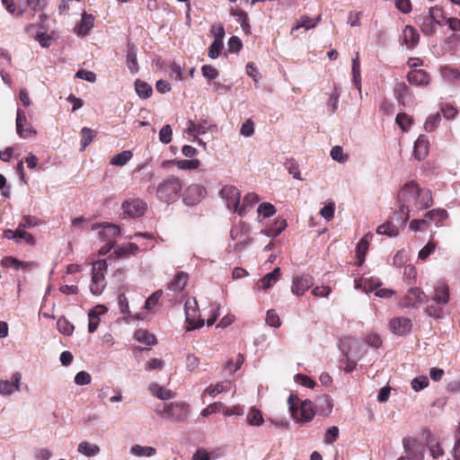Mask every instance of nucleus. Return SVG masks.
<instances>
[{
	"instance_id": "c756f323",
	"label": "nucleus",
	"mask_w": 460,
	"mask_h": 460,
	"mask_svg": "<svg viewBox=\"0 0 460 460\" xmlns=\"http://www.w3.org/2000/svg\"><path fill=\"white\" fill-rule=\"evenodd\" d=\"M134 338L140 343L151 346L156 344L157 341L154 334L146 330L138 329L135 332Z\"/></svg>"
},
{
	"instance_id": "5701e85b",
	"label": "nucleus",
	"mask_w": 460,
	"mask_h": 460,
	"mask_svg": "<svg viewBox=\"0 0 460 460\" xmlns=\"http://www.w3.org/2000/svg\"><path fill=\"white\" fill-rule=\"evenodd\" d=\"M408 82L415 85H427L429 83V75L421 69L412 70L407 75Z\"/></svg>"
},
{
	"instance_id": "20e7f679",
	"label": "nucleus",
	"mask_w": 460,
	"mask_h": 460,
	"mask_svg": "<svg viewBox=\"0 0 460 460\" xmlns=\"http://www.w3.org/2000/svg\"><path fill=\"white\" fill-rule=\"evenodd\" d=\"M445 16L440 7H430L428 12L419 17V24L421 31L426 35H431L436 31L437 25L444 24Z\"/></svg>"
},
{
	"instance_id": "c9c22d12",
	"label": "nucleus",
	"mask_w": 460,
	"mask_h": 460,
	"mask_svg": "<svg viewBox=\"0 0 460 460\" xmlns=\"http://www.w3.org/2000/svg\"><path fill=\"white\" fill-rule=\"evenodd\" d=\"M441 75L446 81L449 83H460V70L456 68L444 66L441 68Z\"/></svg>"
},
{
	"instance_id": "680f3d73",
	"label": "nucleus",
	"mask_w": 460,
	"mask_h": 460,
	"mask_svg": "<svg viewBox=\"0 0 460 460\" xmlns=\"http://www.w3.org/2000/svg\"><path fill=\"white\" fill-rule=\"evenodd\" d=\"M89 317V324H88V332L90 333L94 332L99 325L100 318L96 314L95 310H90L88 314Z\"/></svg>"
},
{
	"instance_id": "c03bdc74",
	"label": "nucleus",
	"mask_w": 460,
	"mask_h": 460,
	"mask_svg": "<svg viewBox=\"0 0 460 460\" xmlns=\"http://www.w3.org/2000/svg\"><path fill=\"white\" fill-rule=\"evenodd\" d=\"M57 327L60 333L69 336L74 332V325L64 316L60 317L57 322Z\"/></svg>"
},
{
	"instance_id": "dca6fc26",
	"label": "nucleus",
	"mask_w": 460,
	"mask_h": 460,
	"mask_svg": "<svg viewBox=\"0 0 460 460\" xmlns=\"http://www.w3.org/2000/svg\"><path fill=\"white\" fill-rule=\"evenodd\" d=\"M122 208L131 217H141L146 209V204L139 199H135L125 201L122 204Z\"/></svg>"
},
{
	"instance_id": "6e6d98bb",
	"label": "nucleus",
	"mask_w": 460,
	"mask_h": 460,
	"mask_svg": "<svg viewBox=\"0 0 460 460\" xmlns=\"http://www.w3.org/2000/svg\"><path fill=\"white\" fill-rule=\"evenodd\" d=\"M176 164L178 168L181 170H192L199 168L200 162L198 159H192V160H178L176 161Z\"/></svg>"
},
{
	"instance_id": "bf43d9fd",
	"label": "nucleus",
	"mask_w": 460,
	"mask_h": 460,
	"mask_svg": "<svg viewBox=\"0 0 460 460\" xmlns=\"http://www.w3.org/2000/svg\"><path fill=\"white\" fill-rule=\"evenodd\" d=\"M172 129L170 125H164L159 132V140L163 144H169L172 141Z\"/></svg>"
},
{
	"instance_id": "393cba45",
	"label": "nucleus",
	"mask_w": 460,
	"mask_h": 460,
	"mask_svg": "<svg viewBox=\"0 0 460 460\" xmlns=\"http://www.w3.org/2000/svg\"><path fill=\"white\" fill-rule=\"evenodd\" d=\"M405 299L407 305L413 306L418 303H424L427 300V296L419 288H411Z\"/></svg>"
},
{
	"instance_id": "2f4dec72",
	"label": "nucleus",
	"mask_w": 460,
	"mask_h": 460,
	"mask_svg": "<svg viewBox=\"0 0 460 460\" xmlns=\"http://www.w3.org/2000/svg\"><path fill=\"white\" fill-rule=\"evenodd\" d=\"M316 407L324 416H328L332 410L333 402L329 395H322L316 401Z\"/></svg>"
},
{
	"instance_id": "9d476101",
	"label": "nucleus",
	"mask_w": 460,
	"mask_h": 460,
	"mask_svg": "<svg viewBox=\"0 0 460 460\" xmlns=\"http://www.w3.org/2000/svg\"><path fill=\"white\" fill-rule=\"evenodd\" d=\"M314 285V279L309 274L296 275L293 278L291 291L297 296H303Z\"/></svg>"
},
{
	"instance_id": "58836bf2",
	"label": "nucleus",
	"mask_w": 460,
	"mask_h": 460,
	"mask_svg": "<svg viewBox=\"0 0 460 460\" xmlns=\"http://www.w3.org/2000/svg\"><path fill=\"white\" fill-rule=\"evenodd\" d=\"M434 301L438 304L446 305L449 301V288L447 285H440L435 289Z\"/></svg>"
},
{
	"instance_id": "9b49d317",
	"label": "nucleus",
	"mask_w": 460,
	"mask_h": 460,
	"mask_svg": "<svg viewBox=\"0 0 460 460\" xmlns=\"http://www.w3.org/2000/svg\"><path fill=\"white\" fill-rule=\"evenodd\" d=\"M220 196L226 201L227 208L235 212L240 203L241 193L239 190L234 186L226 185L222 188Z\"/></svg>"
},
{
	"instance_id": "338daca9",
	"label": "nucleus",
	"mask_w": 460,
	"mask_h": 460,
	"mask_svg": "<svg viewBox=\"0 0 460 460\" xmlns=\"http://www.w3.org/2000/svg\"><path fill=\"white\" fill-rule=\"evenodd\" d=\"M201 72L202 75L208 80H214L218 76L217 70L210 65H204L201 67Z\"/></svg>"
},
{
	"instance_id": "7ed1b4c3",
	"label": "nucleus",
	"mask_w": 460,
	"mask_h": 460,
	"mask_svg": "<svg viewBox=\"0 0 460 460\" xmlns=\"http://www.w3.org/2000/svg\"><path fill=\"white\" fill-rule=\"evenodd\" d=\"M298 402L299 398L294 394H290L288 399V404L292 417L303 423L311 421L315 415V409L312 402L305 400L301 402L299 409L296 407Z\"/></svg>"
},
{
	"instance_id": "412c9836",
	"label": "nucleus",
	"mask_w": 460,
	"mask_h": 460,
	"mask_svg": "<svg viewBox=\"0 0 460 460\" xmlns=\"http://www.w3.org/2000/svg\"><path fill=\"white\" fill-rule=\"evenodd\" d=\"M429 143L426 136L420 135L414 143L413 155L419 161L424 159L429 153Z\"/></svg>"
},
{
	"instance_id": "f257e3e1",
	"label": "nucleus",
	"mask_w": 460,
	"mask_h": 460,
	"mask_svg": "<svg viewBox=\"0 0 460 460\" xmlns=\"http://www.w3.org/2000/svg\"><path fill=\"white\" fill-rule=\"evenodd\" d=\"M400 209L394 213L400 226H404L410 217V206L418 210L429 208L433 203L431 190L420 187L415 181L406 182L398 193Z\"/></svg>"
},
{
	"instance_id": "e2e57ef3",
	"label": "nucleus",
	"mask_w": 460,
	"mask_h": 460,
	"mask_svg": "<svg viewBox=\"0 0 460 460\" xmlns=\"http://www.w3.org/2000/svg\"><path fill=\"white\" fill-rule=\"evenodd\" d=\"M223 47V42H219V40H213L208 49V57L212 59L218 58Z\"/></svg>"
},
{
	"instance_id": "69168bd1",
	"label": "nucleus",
	"mask_w": 460,
	"mask_h": 460,
	"mask_svg": "<svg viewBox=\"0 0 460 460\" xmlns=\"http://www.w3.org/2000/svg\"><path fill=\"white\" fill-rule=\"evenodd\" d=\"M75 77L89 83H94L96 81V75L92 71L84 69L78 70L75 74Z\"/></svg>"
},
{
	"instance_id": "603ef678",
	"label": "nucleus",
	"mask_w": 460,
	"mask_h": 460,
	"mask_svg": "<svg viewBox=\"0 0 460 460\" xmlns=\"http://www.w3.org/2000/svg\"><path fill=\"white\" fill-rule=\"evenodd\" d=\"M231 14L236 18V21L241 24L243 31H247L250 27L247 20L248 15L243 10H232Z\"/></svg>"
},
{
	"instance_id": "7c9ffc66",
	"label": "nucleus",
	"mask_w": 460,
	"mask_h": 460,
	"mask_svg": "<svg viewBox=\"0 0 460 460\" xmlns=\"http://www.w3.org/2000/svg\"><path fill=\"white\" fill-rule=\"evenodd\" d=\"M148 388L153 395L164 401L169 400L174 396V394L171 390L165 389L155 383L149 385Z\"/></svg>"
},
{
	"instance_id": "423d86ee",
	"label": "nucleus",
	"mask_w": 460,
	"mask_h": 460,
	"mask_svg": "<svg viewBox=\"0 0 460 460\" xmlns=\"http://www.w3.org/2000/svg\"><path fill=\"white\" fill-rule=\"evenodd\" d=\"M185 318L189 326L187 332L193 331L204 325V320L199 318L198 303L195 298H188L184 305Z\"/></svg>"
},
{
	"instance_id": "052dcab7",
	"label": "nucleus",
	"mask_w": 460,
	"mask_h": 460,
	"mask_svg": "<svg viewBox=\"0 0 460 460\" xmlns=\"http://www.w3.org/2000/svg\"><path fill=\"white\" fill-rule=\"evenodd\" d=\"M335 212V204L333 202H330L326 204L320 210V215L327 221H330L333 218Z\"/></svg>"
},
{
	"instance_id": "774afa93",
	"label": "nucleus",
	"mask_w": 460,
	"mask_h": 460,
	"mask_svg": "<svg viewBox=\"0 0 460 460\" xmlns=\"http://www.w3.org/2000/svg\"><path fill=\"white\" fill-rule=\"evenodd\" d=\"M162 290H157L155 291V293H153L145 302V308L149 310V309H152L153 307H155L161 296H162Z\"/></svg>"
},
{
	"instance_id": "79ce46f5",
	"label": "nucleus",
	"mask_w": 460,
	"mask_h": 460,
	"mask_svg": "<svg viewBox=\"0 0 460 460\" xmlns=\"http://www.w3.org/2000/svg\"><path fill=\"white\" fill-rule=\"evenodd\" d=\"M246 420L249 425L256 427L261 426L264 421L261 411L254 407L250 409Z\"/></svg>"
},
{
	"instance_id": "ea45409f",
	"label": "nucleus",
	"mask_w": 460,
	"mask_h": 460,
	"mask_svg": "<svg viewBox=\"0 0 460 460\" xmlns=\"http://www.w3.org/2000/svg\"><path fill=\"white\" fill-rule=\"evenodd\" d=\"M130 453L137 457H150L156 454V449L153 447H143L135 445L130 448Z\"/></svg>"
},
{
	"instance_id": "f03ea898",
	"label": "nucleus",
	"mask_w": 460,
	"mask_h": 460,
	"mask_svg": "<svg viewBox=\"0 0 460 460\" xmlns=\"http://www.w3.org/2000/svg\"><path fill=\"white\" fill-rule=\"evenodd\" d=\"M181 189V180L174 175H170L164 178L157 186L156 197L159 200L171 204L179 199Z\"/></svg>"
},
{
	"instance_id": "f3484780",
	"label": "nucleus",
	"mask_w": 460,
	"mask_h": 460,
	"mask_svg": "<svg viewBox=\"0 0 460 460\" xmlns=\"http://www.w3.org/2000/svg\"><path fill=\"white\" fill-rule=\"evenodd\" d=\"M403 447L409 457L414 460H421L423 458L422 447L414 439H403Z\"/></svg>"
},
{
	"instance_id": "72a5a7b5",
	"label": "nucleus",
	"mask_w": 460,
	"mask_h": 460,
	"mask_svg": "<svg viewBox=\"0 0 460 460\" xmlns=\"http://www.w3.org/2000/svg\"><path fill=\"white\" fill-rule=\"evenodd\" d=\"M352 75H353V83L358 90L361 91V75H360V62H359V54L356 53L355 58H352Z\"/></svg>"
},
{
	"instance_id": "6ab92c4d",
	"label": "nucleus",
	"mask_w": 460,
	"mask_h": 460,
	"mask_svg": "<svg viewBox=\"0 0 460 460\" xmlns=\"http://www.w3.org/2000/svg\"><path fill=\"white\" fill-rule=\"evenodd\" d=\"M4 236L7 239H14L17 243L24 240L29 244H34L35 239L32 234L24 231V229L17 227L15 231L13 230H5L4 233Z\"/></svg>"
},
{
	"instance_id": "0eeeda50",
	"label": "nucleus",
	"mask_w": 460,
	"mask_h": 460,
	"mask_svg": "<svg viewBox=\"0 0 460 460\" xmlns=\"http://www.w3.org/2000/svg\"><path fill=\"white\" fill-rule=\"evenodd\" d=\"M160 415L164 419L181 422L188 417V406L182 402L165 403Z\"/></svg>"
},
{
	"instance_id": "b1692460",
	"label": "nucleus",
	"mask_w": 460,
	"mask_h": 460,
	"mask_svg": "<svg viewBox=\"0 0 460 460\" xmlns=\"http://www.w3.org/2000/svg\"><path fill=\"white\" fill-rule=\"evenodd\" d=\"M280 276V269L275 268L271 272L266 274L262 279H261L256 286L259 289H268L271 286H273Z\"/></svg>"
},
{
	"instance_id": "a878e982",
	"label": "nucleus",
	"mask_w": 460,
	"mask_h": 460,
	"mask_svg": "<svg viewBox=\"0 0 460 460\" xmlns=\"http://www.w3.org/2000/svg\"><path fill=\"white\" fill-rule=\"evenodd\" d=\"M447 212L442 208H435L425 214L428 223H434L437 226H439L440 224L447 218Z\"/></svg>"
},
{
	"instance_id": "8fccbe9b",
	"label": "nucleus",
	"mask_w": 460,
	"mask_h": 460,
	"mask_svg": "<svg viewBox=\"0 0 460 460\" xmlns=\"http://www.w3.org/2000/svg\"><path fill=\"white\" fill-rule=\"evenodd\" d=\"M330 155L332 158V160H334L340 164L346 163L349 158L348 155H345L343 153V149L340 146H333L331 149Z\"/></svg>"
},
{
	"instance_id": "0e129e2a",
	"label": "nucleus",
	"mask_w": 460,
	"mask_h": 460,
	"mask_svg": "<svg viewBox=\"0 0 460 460\" xmlns=\"http://www.w3.org/2000/svg\"><path fill=\"white\" fill-rule=\"evenodd\" d=\"M295 381L305 387L308 388H314L315 385V382L311 379L309 376L303 375V374H297L295 376Z\"/></svg>"
},
{
	"instance_id": "4468645a",
	"label": "nucleus",
	"mask_w": 460,
	"mask_h": 460,
	"mask_svg": "<svg viewBox=\"0 0 460 460\" xmlns=\"http://www.w3.org/2000/svg\"><path fill=\"white\" fill-rule=\"evenodd\" d=\"M412 324L409 318L395 317L389 323L390 331L399 336L406 335L411 330Z\"/></svg>"
},
{
	"instance_id": "a18cd8bd",
	"label": "nucleus",
	"mask_w": 460,
	"mask_h": 460,
	"mask_svg": "<svg viewBox=\"0 0 460 460\" xmlns=\"http://www.w3.org/2000/svg\"><path fill=\"white\" fill-rule=\"evenodd\" d=\"M441 121V114L439 111H438L435 114L429 115L425 123H424V128L428 132L434 131L439 125Z\"/></svg>"
},
{
	"instance_id": "c85d7f7f",
	"label": "nucleus",
	"mask_w": 460,
	"mask_h": 460,
	"mask_svg": "<svg viewBox=\"0 0 460 460\" xmlns=\"http://www.w3.org/2000/svg\"><path fill=\"white\" fill-rule=\"evenodd\" d=\"M93 21L94 17L92 14L84 13L80 25L78 27L77 34L81 37H84L93 27Z\"/></svg>"
},
{
	"instance_id": "f704fd0d",
	"label": "nucleus",
	"mask_w": 460,
	"mask_h": 460,
	"mask_svg": "<svg viewBox=\"0 0 460 460\" xmlns=\"http://www.w3.org/2000/svg\"><path fill=\"white\" fill-rule=\"evenodd\" d=\"M135 90L137 94L142 99H147L153 93L152 86L140 79L136 80Z\"/></svg>"
},
{
	"instance_id": "13d9d810",
	"label": "nucleus",
	"mask_w": 460,
	"mask_h": 460,
	"mask_svg": "<svg viewBox=\"0 0 460 460\" xmlns=\"http://www.w3.org/2000/svg\"><path fill=\"white\" fill-rule=\"evenodd\" d=\"M339 97H340V92L338 91V88L335 86L334 92L330 94L329 100L327 102L328 110L333 113L338 109L339 104Z\"/></svg>"
},
{
	"instance_id": "473e14b6",
	"label": "nucleus",
	"mask_w": 460,
	"mask_h": 460,
	"mask_svg": "<svg viewBox=\"0 0 460 460\" xmlns=\"http://www.w3.org/2000/svg\"><path fill=\"white\" fill-rule=\"evenodd\" d=\"M378 234H385L389 237L397 236L399 234V226L394 225L393 221H387L377 227Z\"/></svg>"
},
{
	"instance_id": "37998d69",
	"label": "nucleus",
	"mask_w": 460,
	"mask_h": 460,
	"mask_svg": "<svg viewBox=\"0 0 460 460\" xmlns=\"http://www.w3.org/2000/svg\"><path fill=\"white\" fill-rule=\"evenodd\" d=\"M231 387V382L228 380L222 381L220 383H217L214 386H209L206 389V392L211 396L215 397L217 394L228 391Z\"/></svg>"
},
{
	"instance_id": "09e8293b",
	"label": "nucleus",
	"mask_w": 460,
	"mask_h": 460,
	"mask_svg": "<svg viewBox=\"0 0 460 460\" xmlns=\"http://www.w3.org/2000/svg\"><path fill=\"white\" fill-rule=\"evenodd\" d=\"M316 26V22H313L312 18L307 15H302L299 21L296 22V25L291 29V33L294 31L298 30L300 28H305V30H309L314 28Z\"/></svg>"
},
{
	"instance_id": "4c0bfd02",
	"label": "nucleus",
	"mask_w": 460,
	"mask_h": 460,
	"mask_svg": "<svg viewBox=\"0 0 460 460\" xmlns=\"http://www.w3.org/2000/svg\"><path fill=\"white\" fill-rule=\"evenodd\" d=\"M97 136V131L90 128H87V127H84L82 129H81V148L80 150L81 151H84L91 143L92 141L94 139V137Z\"/></svg>"
},
{
	"instance_id": "aec40b11",
	"label": "nucleus",
	"mask_w": 460,
	"mask_h": 460,
	"mask_svg": "<svg viewBox=\"0 0 460 460\" xmlns=\"http://www.w3.org/2000/svg\"><path fill=\"white\" fill-rule=\"evenodd\" d=\"M101 226L102 229L99 232V236L102 241L110 240L111 238L115 237L120 234L119 227L113 224H107L103 226L94 224L92 226V230H96Z\"/></svg>"
},
{
	"instance_id": "49530a36",
	"label": "nucleus",
	"mask_w": 460,
	"mask_h": 460,
	"mask_svg": "<svg viewBox=\"0 0 460 460\" xmlns=\"http://www.w3.org/2000/svg\"><path fill=\"white\" fill-rule=\"evenodd\" d=\"M258 217L267 218L275 215V207L268 202H264L259 205L257 208Z\"/></svg>"
},
{
	"instance_id": "6e6552de",
	"label": "nucleus",
	"mask_w": 460,
	"mask_h": 460,
	"mask_svg": "<svg viewBox=\"0 0 460 460\" xmlns=\"http://www.w3.org/2000/svg\"><path fill=\"white\" fill-rule=\"evenodd\" d=\"M250 228L247 225L242 223L240 226L232 228L230 237L236 243L234 245V251L236 252L243 251L246 246L251 243L249 237Z\"/></svg>"
},
{
	"instance_id": "2eb2a0df",
	"label": "nucleus",
	"mask_w": 460,
	"mask_h": 460,
	"mask_svg": "<svg viewBox=\"0 0 460 460\" xmlns=\"http://www.w3.org/2000/svg\"><path fill=\"white\" fill-rule=\"evenodd\" d=\"M210 128L211 125L207 119H202L199 122L189 119L186 124L185 133H187L190 137L197 138V136L206 134Z\"/></svg>"
},
{
	"instance_id": "bb28decb",
	"label": "nucleus",
	"mask_w": 460,
	"mask_h": 460,
	"mask_svg": "<svg viewBox=\"0 0 460 460\" xmlns=\"http://www.w3.org/2000/svg\"><path fill=\"white\" fill-rule=\"evenodd\" d=\"M188 274L185 272H178L173 279L168 284V288L174 292L181 291L187 285Z\"/></svg>"
},
{
	"instance_id": "e433bc0d",
	"label": "nucleus",
	"mask_w": 460,
	"mask_h": 460,
	"mask_svg": "<svg viewBox=\"0 0 460 460\" xmlns=\"http://www.w3.org/2000/svg\"><path fill=\"white\" fill-rule=\"evenodd\" d=\"M77 450L80 454L91 457L99 454L100 447L95 444H91L87 441H83L78 445Z\"/></svg>"
},
{
	"instance_id": "de8ad7c7",
	"label": "nucleus",
	"mask_w": 460,
	"mask_h": 460,
	"mask_svg": "<svg viewBox=\"0 0 460 460\" xmlns=\"http://www.w3.org/2000/svg\"><path fill=\"white\" fill-rule=\"evenodd\" d=\"M132 158V153L129 150L123 151L111 160V164L117 166L125 165Z\"/></svg>"
},
{
	"instance_id": "a19ab883",
	"label": "nucleus",
	"mask_w": 460,
	"mask_h": 460,
	"mask_svg": "<svg viewBox=\"0 0 460 460\" xmlns=\"http://www.w3.org/2000/svg\"><path fill=\"white\" fill-rule=\"evenodd\" d=\"M288 224L285 219L277 221L272 226L262 230L261 233L268 237H277L286 227Z\"/></svg>"
},
{
	"instance_id": "4d7b16f0",
	"label": "nucleus",
	"mask_w": 460,
	"mask_h": 460,
	"mask_svg": "<svg viewBox=\"0 0 460 460\" xmlns=\"http://www.w3.org/2000/svg\"><path fill=\"white\" fill-rule=\"evenodd\" d=\"M395 121L403 131H407L412 123L411 118L405 113L397 114Z\"/></svg>"
},
{
	"instance_id": "3c124183",
	"label": "nucleus",
	"mask_w": 460,
	"mask_h": 460,
	"mask_svg": "<svg viewBox=\"0 0 460 460\" xmlns=\"http://www.w3.org/2000/svg\"><path fill=\"white\" fill-rule=\"evenodd\" d=\"M265 322L273 328H279L281 325L280 318L274 309L267 311Z\"/></svg>"
},
{
	"instance_id": "ddd939ff",
	"label": "nucleus",
	"mask_w": 460,
	"mask_h": 460,
	"mask_svg": "<svg viewBox=\"0 0 460 460\" xmlns=\"http://www.w3.org/2000/svg\"><path fill=\"white\" fill-rule=\"evenodd\" d=\"M22 380V375L15 372L12 375L10 380H0V394L4 396L11 395L14 392L20 391V384Z\"/></svg>"
},
{
	"instance_id": "864d4df0",
	"label": "nucleus",
	"mask_w": 460,
	"mask_h": 460,
	"mask_svg": "<svg viewBox=\"0 0 460 460\" xmlns=\"http://www.w3.org/2000/svg\"><path fill=\"white\" fill-rule=\"evenodd\" d=\"M429 384V378L426 376H420L412 379L411 385L415 392H420L426 388Z\"/></svg>"
},
{
	"instance_id": "5fc2aeb1",
	"label": "nucleus",
	"mask_w": 460,
	"mask_h": 460,
	"mask_svg": "<svg viewBox=\"0 0 460 460\" xmlns=\"http://www.w3.org/2000/svg\"><path fill=\"white\" fill-rule=\"evenodd\" d=\"M439 112L446 119L451 120L456 117L458 111L452 105L445 104L440 107Z\"/></svg>"
},
{
	"instance_id": "cd10ccee",
	"label": "nucleus",
	"mask_w": 460,
	"mask_h": 460,
	"mask_svg": "<svg viewBox=\"0 0 460 460\" xmlns=\"http://www.w3.org/2000/svg\"><path fill=\"white\" fill-rule=\"evenodd\" d=\"M126 63L128 68L130 70L131 73L136 74L138 72L139 67L137 58V49L133 44H128V49L126 56Z\"/></svg>"
},
{
	"instance_id": "a211bd4d",
	"label": "nucleus",
	"mask_w": 460,
	"mask_h": 460,
	"mask_svg": "<svg viewBox=\"0 0 460 460\" xmlns=\"http://www.w3.org/2000/svg\"><path fill=\"white\" fill-rule=\"evenodd\" d=\"M402 39L407 49H413L419 42L420 35L414 27L407 25L402 31Z\"/></svg>"
},
{
	"instance_id": "f8f14e48",
	"label": "nucleus",
	"mask_w": 460,
	"mask_h": 460,
	"mask_svg": "<svg viewBox=\"0 0 460 460\" xmlns=\"http://www.w3.org/2000/svg\"><path fill=\"white\" fill-rule=\"evenodd\" d=\"M205 194L206 190L203 186L199 184H191L186 189L183 194V201L188 206H193L200 202L205 197Z\"/></svg>"
},
{
	"instance_id": "4be33fe9",
	"label": "nucleus",
	"mask_w": 460,
	"mask_h": 460,
	"mask_svg": "<svg viewBox=\"0 0 460 460\" xmlns=\"http://www.w3.org/2000/svg\"><path fill=\"white\" fill-rule=\"evenodd\" d=\"M259 197L254 193H248L243 197L242 204H238L235 212L243 217L247 212L259 202Z\"/></svg>"
},
{
	"instance_id": "39448f33",
	"label": "nucleus",
	"mask_w": 460,
	"mask_h": 460,
	"mask_svg": "<svg viewBox=\"0 0 460 460\" xmlns=\"http://www.w3.org/2000/svg\"><path fill=\"white\" fill-rule=\"evenodd\" d=\"M107 267L105 260L97 261L93 266L90 290L93 296H100L106 287L104 273Z\"/></svg>"
},
{
	"instance_id": "1a4fd4ad",
	"label": "nucleus",
	"mask_w": 460,
	"mask_h": 460,
	"mask_svg": "<svg viewBox=\"0 0 460 460\" xmlns=\"http://www.w3.org/2000/svg\"><path fill=\"white\" fill-rule=\"evenodd\" d=\"M16 132L21 138H27L31 135H36V130L28 122L26 113L21 108L16 112Z\"/></svg>"
}]
</instances>
